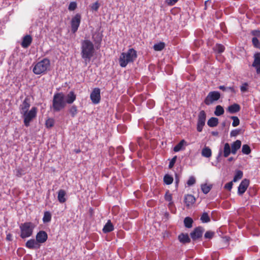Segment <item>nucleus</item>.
Returning <instances> with one entry per match:
<instances>
[{
    "label": "nucleus",
    "instance_id": "nucleus-1",
    "mask_svg": "<svg viewBox=\"0 0 260 260\" xmlns=\"http://www.w3.org/2000/svg\"><path fill=\"white\" fill-rule=\"evenodd\" d=\"M30 107V99L28 96L25 97L22 103L19 106V111L23 119V123L25 126L28 127L30 123L37 117L38 109L32 107L28 111Z\"/></svg>",
    "mask_w": 260,
    "mask_h": 260
},
{
    "label": "nucleus",
    "instance_id": "nucleus-2",
    "mask_svg": "<svg viewBox=\"0 0 260 260\" xmlns=\"http://www.w3.org/2000/svg\"><path fill=\"white\" fill-rule=\"evenodd\" d=\"M94 47L93 43L88 39L81 42V55L84 60L86 65L89 62L94 53Z\"/></svg>",
    "mask_w": 260,
    "mask_h": 260
},
{
    "label": "nucleus",
    "instance_id": "nucleus-3",
    "mask_svg": "<svg viewBox=\"0 0 260 260\" xmlns=\"http://www.w3.org/2000/svg\"><path fill=\"white\" fill-rule=\"evenodd\" d=\"M66 106L64 94L62 92L55 93L52 100L51 109L54 112H59Z\"/></svg>",
    "mask_w": 260,
    "mask_h": 260
},
{
    "label": "nucleus",
    "instance_id": "nucleus-4",
    "mask_svg": "<svg viewBox=\"0 0 260 260\" xmlns=\"http://www.w3.org/2000/svg\"><path fill=\"white\" fill-rule=\"evenodd\" d=\"M137 57V51L133 48L129 49L126 52L121 54L119 59V64L120 67L124 68L128 63L133 62Z\"/></svg>",
    "mask_w": 260,
    "mask_h": 260
},
{
    "label": "nucleus",
    "instance_id": "nucleus-5",
    "mask_svg": "<svg viewBox=\"0 0 260 260\" xmlns=\"http://www.w3.org/2000/svg\"><path fill=\"white\" fill-rule=\"evenodd\" d=\"M35 225L31 222H25L21 223L20 226V236L22 239H25L30 237L33 233Z\"/></svg>",
    "mask_w": 260,
    "mask_h": 260
},
{
    "label": "nucleus",
    "instance_id": "nucleus-6",
    "mask_svg": "<svg viewBox=\"0 0 260 260\" xmlns=\"http://www.w3.org/2000/svg\"><path fill=\"white\" fill-rule=\"evenodd\" d=\"M50 64V60L47 58H44L35 65L32 70L33 72L36 75L44 74L49 67Z\"/></svg>",
    "mask_w": 260,
    "mask_h": 260
},
{
    "label": "nucleus",
    "instance_id": "nucleus-7",
    "mask_svg": "<svg viewBox=\"0 0 260 260\" xmlns=\"http://www.w3.org/2000/svg\"><path fill=\"white\" fill-rule=\"evenodd\" d=\"M220 96V93L218 91H210L205 98L204 102L206 105L209 106L218 101Z\"/></svg>",
    "mask_w": 260,
    "mask_h": 260
},
{
    "label": "nucleus",
    "instance_id": "nucleus-8",
    "mask_svg": "<svg viewBox=\"0 0 260 260\" xmlns=\"http://www.w3.org/2000/svg\"><path fill=\"white\" fill-rule=\"evenodd\" d=\"M206 120V113L204 110H201L199 113L197 119V130L198 132H201L205 125Z\"/></svg>",
    "mask_w": 260,
    "mask_h": 260
},
{
    "label": "nucleus",
    "instance_id": "nucleus-9",
    "mask_svg": "<svg viewBox=\"0 0 260 260\" xmlns=\"http://www.w3.org/2000/svg\"><path fill=\"white\" fill-rule=\"evenodd\" d=\"M81 16L79 13L76 14L72 18L71 21V30L73 33H75L80 25Z\"/></svg>",
    "mask_w": 260,
    "mask_h": 260
},
{
    "label": "nucleus",
    "instance_id": "nucleus-10",
    "mask_svg": "<svg viewBox=\"0 0 260 260\" xmlns=\"http://www.w3.org/2000/svg\"><path fill=\"white\" fill-rule=\"evenodd\" d=\"M90 98L93 104H99L101 99V90L99 88H94L90 95Z\"/></svg>",
    "mask_w": 260,
    "mask_h": 260
},
{
    "label": "nucleus",
    "instance_id": "nucleus-11",
    "mask_svg": "<svg viewBox=\"0 0 260 260\" xmlns=\"http://www.w3.org/2000/svg\"><path fill=\"white\" fill-rule=\"evenodd\" d=\"M204 229L201 226L196 228L190 233L191 238L193 240H196L202 237Z\"/></svg>",
    "mask_w": 260,
    "mask_h": 260
},
{
    "label": "nucleus",
    "instance_id": "nucleus-12",
    "mask_svg": "<svg viewBox=\"0 0 260 260\" xmlns=\"http://www.w3.org/2000/svg\"><path fill=\"white\" fill-rule=\"evenodd\" d=\"M249 184V180L244 179L240 183L238 188V193L239 195H242L247 189Z\"/></svg>",
    "mask_w": 260,
    "mask_h": 260
},
{
    "label": "nucleus",
    "instance_id": "nucleus-13",
    "mask_svg": "<svg viewBox=\"0 0 260 260\" xmlns=\"http://www.w3.org/2000/svg\"><path fill=\"white\" fill-rule=\"evenodd\" d=\"M48 238V235L44 231H39L36 235V240L39 243H43L46 242Z\"/></svg>",
    "mask_w": 260,
    "mask_h": 260
},
{
    "label": "nucleus",
    "instance_id": "nucleus-14",
    "mask_svg": "<svg viewBox=\"0 0 260 260\" xmlns=\"http://www.w3.org/2000/svg\"><path fill=\"white\" fill-rule=\"evenodd\" d=\"M254 61L252 63V66L256 70L257 74L260 73V52L256 53L254 54Z\"/></svg>",
    "mask_w": 260,
    "mask_h": 260
},
{
    "label": "nucleus",
    "instance_id": "nucleus-15",
    "mask_svg": "<svg viewBox=\"0 0 260 260\" xmlns=\"http://www.w3.org/2000/svg\"><path fill=\"white\" fill-rule=\"evenodd\" d=\"M25 246L27 248L31 249H38L40 247V244L34 239L28 240L25 244Z\"/></svg>",
    "mask_w": 260,
    "mask_h": 260
},
{
    "label": "nucleus",
    "instance_id": "nucleus-16",
    "mask_svg": "<svg viewBox=\"0 0 260 260\" xmlns=\"http://www.w3.org/2000/svg\"><path fill=\"white\" fill-rule=\"evenodd\" d=\"M32 41V38L31 36L30 35H27L23 37L21 45L23 48H27L30 45Z\"/></svg>",
    "mask_w": 260,
    "mask_h": 260
},
{
    "label": "nucleus",
    "instance_id": "nucleus-17",
    "mask_svg": "<svg viewBox=\"0 0 260 260\" xmlns=\"http://www.w3.org/2000/svg\"><path fill=\"white\" fill-rule=\"evenodd\" d=\"M196 202V199L191 194H187L184 197V203L187 207L192 205Z\"/></svg>",
    "mask_w": 260,
    "mask_h": 260
},
{
    "label": "nucleus",
    "instance_id": "nucleus-18",
    "mask_svg": "<svg viewBox=\"0 0 260 260\" xmlns=\"http://www.w3.org/2000/svg\"><path fill=\"white\" fill-rule=\"evenodd\" d=\"M241 146V141L237 140L234 142L231 145V153L233 154H235L237 153V150L240 148Z\"/></svg>",
    "mask_w": 260,
    "mask_h": 260
},
{
    "label": "nucleus",
    "instance_id": "nucleus-19",
    "mask_svg": "<svg viewBox=\"0 0 260 260\" xmlns=\"http://www.w3.org/2000/svg\"><path fill=\"white\" fill-rule=\"evenodd\" d=\"M240 109V106L235 103L229 106L227 109V111L231 114H234L239 112Z\"/></svg>",
    "mask_w": 260,
    "mask_h": 260
},
{
    "label": "nucleus",
    "instance_id": "nucleus-20",
    "mask_svg": "<svg viewBox=\"0 0 260 260\" xmlns=\"http://www.w3.org/2000/svg\"><path fill=\"white\" fill-rule=\"evenodd\" d=\"M114 227L110 220H108L103 229L104 233H108L113 231Z\"/></svg>",
    "mask_w": 260,
    "mask_h": 260
},
{
    "label": "nucleus",
    "instance_id": "nucleus-21",
    "mask_svg": "<svg viewBox=\"0 0 260 260\" xmlns=\"http://www.w3.org/2000/svg\"><path fill=\"white\" fill-rule=\"evenodd\" d=\"M178 238L180 242L183 244L188 243L190 242V239L187 234L181 233L178 236Z\"/></svg>",
    "mask_w": 260,
    "mask_h": 260
},
{
    "label": "nucleus",
    "instance_id": "nucleus-22",
    "mask_svg": "<svg viewBox=\"0 0 260 260\" xmlns=\"http://www.w3.org/2000/svg\"><path fill=\"white\" fill-rule=\"evenodd\" d=\"M76 99V95L72 91H70L67 95L66 104H72Z\"/></svg>",
    "mask_w": 260,
    "mask_h": 260
},
{
    "label": "nucleus",
    "instance_id": "nucleus-23",
    "mask_svg": "<svg viewBox=\"0 0 260 260\" xmlns=\"http://www.w3.org/2000/svg\"><path fill=\"white\" fill-rule=\"evenodd\" d=\"M66 194V191L63 189H60L58 192V200L61 203H63L66 201L65 196Z\"/></svg>",
    "mask_w": 260,
    "mask_h": 260
},
{
    "label": "nucleus",
    "instance_id": "nucleus-24",
    "mask_svg": "<svg viewBox=\"0 0 260 260\" xmlns=\"http://www.w3.org/2000/svg\"><path fill=\"white\" fill-rule=\"evenodd\" d=\"M218 123V119L214 117L210 118L207 121L208 125L211 127L216 126Z\"/></svg>",
    "mask_w": 260,
    "mask_h": 260
},
{
    "label": "nucleus",
    "instance_id": "nucleus-25",
    "mask_svg": "<svg viewBox=\"0 0 260 260\" xmlns=\"http://www.w3.org/2000/svg\"><path fill=\"white\" fill-rule=\"evenodd\" d=\"M231 153V148L230 144L228 143H226L224 145L223 155L224 157H228L230 153Z\"/></svg>",
    "mask_w": 260,
    "mask_h": 260
},
{
    "label": "nucleus",
    "instance_id": "nucleus-26",
    "mask_svg": "<svg viewBox=\"0 0 260 260\" xmlns=\"http://www.w3.org/2000/svg\"><path fill=\"white\" fill-rule=\"evenodd\" d=\"M202 155L205 157H210L212 155V151L208 147H205L202 150Z\"/></svg>",
    "mask_w": 260,
    "mask_h": 260
},
{
    "label": "nucleus",
    "instance_id": "nucleus-27",
    "mask_svg": "<svg viewBox=\"0 0 260 260\" xmlns=\"http://www.w3.org/2000/svg\"><path fill=\"white\" fill-rule=\"evenodd\" d=\"M214 52L217 53H221L225 50L224 46L221 44H216L213 48Z\"/></svg>",
    "mask_w": 260,
    "mask_h": 260
},
{
    "label": "nucleus",
    "instance_id": "nucleus-28",
    "mask_svg": "<svg viewBox=\"0 0 260 260\" xmlns=\"http://www.w3.org/2000/svg\"><path fill=\"white\" fill-rule=\"evenodd\" d=\"M186 144V142L184 140H182L174 147L173 150L175 152H178L182 149L183 145Z\"/></svg>",
    "mask_w": 260,
    "mask_h": 260
},
{
    "label": "nucleus",
    "instance_id": "nucleus-29",
    "mask_svg": "<svg viewBox=\"0 0 260 260\" xmlns=\"http://www.w3.org/2000/svg\"><path fill=\"white\" fill-rule=\"evenodd\" d=\"M224 110L223 108L220 105H217L215 107L214 114L217 116H219L224 114Z\"/></svg>",
    "mask_w": 260,
    "mask_h": 260
},
{
    "label": "nucleus",
    "instance_id": "nucleus-30",
    "mask_svg": "<svg viewBox=\"0 0 260 260\" xmlns=\"http://www.w3.org/2000/svg\"><path fill=\"white\" fill-rule=\"evenodd\" d=\"M193 220L189 217H186L184 218V225L187 228H190L192 226Z\"/></svg>",
    "mask_w": 260,
    "mask_h": 260
},
{
    "label": "nucleus",
    "instance_id": "nucleus-31",
    "mask_svg": "<svg viewBox=\"0 0 260 260\" xmlns=\"http://www.w3.org/2000/svg\"><path fill=\"white\" fill-rule=\"evenodd\" d=\"M51 220V214L49 211H45L44 213L43 221L44 223L49 222Z\"/></svg>",
    "mask_w": 260,
    "mask_h": 260
},
{
    "label": "nucleus",
    "instance_id": "nucleus-32",
    "mask_svg": "<svg viewBox=\"0 0 260 260\" xmlns=\"http://www.w3.org/2000/svg\"><path fill=\"white\" fill-rule=\"evenodd\" d=\"M165 47V44L164 42H159L155 44L153 46V49L155 51H160L164 49Z\"/></svg>",
    "mask_w": 260,
    "mask_h": 260
},
{
    "label": "nucleus",
    "instance_id": "nucleus-33",
    "mask_svg": "<svg viewBox=\"0 0 260 260\" xmlns=\"http://www.w3.org/2000/svg\"><path fill=\"white\" fill-rule=\"evenodd\" d=\"M173 178L169 174H166L164 177V182L167 185H170L172 183Z\"/></svg>",
    "mask_w": 260,
    "mask_h": 260
},
{
    "label": "nucleus",
    "instance_id": "nucleus-34",
    "mask_svg": "<svg viewBox=\"0 0 260 260\" xmlns=\"http://www.w3.org/2000/svg\"><path fill=\"white\" fill-rule=\"evenodd\" d=\"M243 172L240 170H238L236 172V174L233 178V182H237L238 180L241 179L243 177Z\"/></svg>",
    "mask_w": 260,
    "mask_h": 260
},
{
    "label": "nucleus",
    "instance_id": "nucleus-35",
    "mask_svg": "<svg viewBox=\"0 0 260 260\" xmlns=\"http://www.w3.org/2000/svg\"><path fill=\"white\" fill-rule=\"evenodd\" d=\"M212 186L208 185L207 184H202L201 185V189L205 194L208 193L211 189Z\"/></svg>",
    "mask_w": 260,
    "mask_h": 260
},
{
    "label": "nucleus",
    "instance_id": "nucleus-36",
    "mask_svg": "<svg viewBox=\"0 0 260 260\" xmlns=\"http://www.w3.org/2000/svg\"><path fill=\"white\" fill-rule=\"evenodd\" d=\"M201 220L203 223H207L210 221V217L207 213L204 212L203 213L201 217Z\"/></svg>",
    "mask_w": 260,
    "mask_h": 260
},
{
    "label": "nucleus",
    "instance_id": "nucleus-37",
    "mask_svg": "<svg viewBox=\"0 0 260 260\" xmlns=\"http://www.w3.org/2000/svg\"><path fill=\"white\" fill-rule=\"evenodd\" d=\"M242 152L243 154L248 155L250 153L251 149L248 145L244 144L242 146Z\"/></svg>",
    "mask_w": 260,
    "mask_h": 260
},
{
    "label": "nucleus",
    "instance_id": "nucleus-38",
    "mask_svg": "<svg viewBox=\"0 0 260 260\" xmlns=\"http://www.w3.org/2000/svg\"><path fill=\"white\" fill-rule=\"evenodd\" d=\"M252 43L254 47L260 50V42L256 37H253L252 38Z\"/></svg>",
    "mask_w": 260,
    "mask_h": 260
},
{
    "label": "nucleus",
    "instance_id": "nucleus-39",
    "mask_svg": "<svg viewBox=\"0 0 260 260\" xmlns=\"http://www.w3.org/2000/svg\"><path fill=\"white\" fill-rule=\"evenodd\" d=\"M69 112L72 117H74L77 113V108L75 105H73L69 109Z\"/></svg>",
    "mask_w": 260,
    "mask_h": 260
},
{
    "label": "nucleus",
    "instance_id": "nucleus-40",
    "mask_svg": "<svg viewBox=\"0 0 260 260\" xmlns=\"http://www.w3.org/2000/svg\"><path fill=\"white\" fill-rule=\"evenodd\" d=\"M54 124V120L52 118H48L46 120L45 125L47 128H51L53 126Z\"/></svg>",
    "mask_w": 260,
    "mask_h": 260
},
{
    "label": "nucleus",
    "instance_id": "nucleus-41",
    "mask_svg": "<svg viewBox=\"0 0 260 260\" xmlns=\"http://www.w3.org/2000/svg\"><path fill=\"white\" fill-rule=\"evenodd\" d=\"M231 119H232L233 121L232 122V126L234 127H236L239 125L240 124V120L237 116H231Z\"/></svg>",
    "mask_w": 260,
    "mask_h": 260
},
{
    "label": "nucleus",
    "instance_id": "nucleus-42",
    "mask_svg": "<svg viewBox=\"0 0 260 260\" xmlns=\"http://www.w3.org/2000/svg\"><path fill=\"white\" fill-rule=\"evenodd\" d=\"M165 199L167 201L170 202V204H172V194L170 193L169 190H167L165 196Z\"/></svg>",
    "mask_w": 260,
    "mask_h": 260
},
{
    "label": "nucleus",
    "instance_id": "nucleus-43",
    "mask_svg": "<svg viewBox=\"0 0 260 260\" xmlns=\"http://www.w3.org/2000/svg\"><path fill=\"white\" fill-rule=\"evenodd\" d=\"M25 174L24 173V171L23 170V169L22 168H18L17 169H16V173H15V175L16 176H17L18 177H21L22 175H23L24 174Z\"/></svg>",
    "mask_w": 260,
    "mask_h": 260
},
{
    "label": "nucleus",
    "instance_id": "nucleus-44",
    "mask_svg": "<svg viewBox=\"0 0 260 260\" xmlns=\"http://www.w3.org/2000/svg\"><path fill=\"white\" fill-rule=\"evenodd\" d=\"M100 6V4L98 1H96L90 6V8L92 10L97 11L99 10Z\"/></svg>",
    "mask_w": 260,
    "mask_h": 260
},
{
    "label": "nucleus",
    "instance_id": "nucleus-45",
    "mask_svg": "<svg viewBox=\"0 0 260 260\" xmlns=\"http://www.w3.org/2000/svg\"><path fill=\"white\" fill-rule=\"evenodd\" d=\"M248 84L246 82H245L242 84L240 87L241 91L242 92H245L248 90Z\"/></svg>",
    "mask_w": 260,
    "mask_h": 260
},
{
    "label": "nucleus",
    "instance_id": "nucleus-46",
    "mask_svg": "<svg viewBox=\"0 0 260 260\" xmlns=\"http://www.w3.org/2000/svg\"><path fill=\"white\" fill-rule=\"evenodd\" d=\"M214 233L211 231H207L205 234L204 237L206 239H211L213 238Z\"/></svg>",
    "mask_w": 260,
    "mask_h": 260
},
{
    "label": "nucleus",
    "instance_id": "nucleus-47",
    "mask_svg": "<svg viewBox=\"0 0 260 260\" xmlns=\"http://www.w3.org/2000/svg\"><path fill=\"white\" fill-rule=\"evenodd\" d=\"M76 8H77V3L75 2H73L70 3V4L69 6V7H68V9L70 11H74L76 9Z\"/></svg>",
    "mask_w": 260,
    "mask_h": 260
},
{
    "label": "nucleus",
    "instance_id": "nucleus-48",
    "mask_svg": "<svg viewBox=\"0 0 260 260\" xmlns=\"http://www.w3.org/2000/svg\"><path fill=\"white\" fill-rule=\"evenodd\" d=\"M195 183H196V179L193 176L190 177L187 182V184L188 186L192 185Z\"/></svg>",
    "mask_w": 260,
    "mask_h": 260
},
{
    "label": "nucleus",
    "instance_id": "nucleus-49",
    "mask_svg": "<svg viewBox=\"0 0 260 260\" xmlns=\"http://www.w3.org/2000/svg\"><path fill=\"white\" fill-rule=\"evenodd\" d=\"M177 159V156H174L172 159L170 161L169 165V168L171 169L174 166V164L176 162Z\"/></svg>",
    "mask_w": 260,
    "mask_h": 260
},
{
    "label": "nucleus",
    "instance_id": "nucleus-50",
    "mask_svg": "<svg viewBox=\"0 0 260 260\" xmlns=\"http://www.w3.org/2000/svg\"><path fill=\"white\" fill-rule=\"evenodd\" d=\"M240 133V129H236L232 130L231 132L230 135L231 137H236Z\"/></svg>",
    "mask_w": 260,
    "mask_h": 260
},
{
    "label": "nucleus",
    "instance_id": "nucleus-51",
    "mask_svg": "<svg viewBox=\"0 0 260 260\" xmlns=\"http://www.w3.org/2000/svg\"><path fill=\"white\" fill-rule=\"evenodd\" d=\"M251 34L254 36V37L260 38V30H252L251 31Z\"/></svg>",
    "mask_w": 260,
    "mask_h": 260
},
{
    "label": "nucleus",
    "instance_id": "nucleus-52",
    "mask_svg": "<svg viewBox=\"0 0 260 260\" xmlns=\"http://www.w3.org/2000/svg\"><path fill=\"white\" fill-rule=\"evenodd\" d=\"M233 182L231 181V182H230L228 183H226L225 186H224V188L226 189H228V190H231V189L232 188V187H233Z\"/></svg>",
    "mask_w": 260,
    "mask_h": 260
},
{
    "label": "nucleus",
    "instance_id": "nucleus-53",
    "mask_svg": "<svg viewBox=\"0 0 260 260\" xmlns=\"http://www.w3.org/2000/svg\"><path fill=\"white\" fill-rule=\"evenodd\" d=\"M179 0H167L166 2L169 6L175 5Z\"/></svg>",
    "mask_w": 260,
    "mask_h": 260
},
{
    "label": "nucleus",
    "instance_id": "nucleus-54",
    "mask_svg": "<svg viewBox=\"0 0 260 260\" xmlns=\"http://www.w3.org/2000/svg\"><path fill=\"white\" fill-rule=\"evenodd\" d=\"M118 131L121 133H124L125 131V128L123 126L119 125L117 127Z\"/></svg>",
    "mask_w": 260,
    "mask_h": 260
},
{
    "label": "nucleus",
    "instance_id": "nucleus-55",
    "mask_svg": "<svg viewBox=\"0 0 260 260\" xmlns=\"http://www.w3.org/2000/svg\"><path fill=\"white\" fill-rule=\"evenodd\" d=\"M228 87H225L224 85H220L218 88L223 91H228Z\"/></svg>",
    "mask_w": 260,
    "mask_h": 260
},
{
    "label": "nucleus",
    "instance_id": "nucleus-56",
    "mask_svg": "<svg viewBox=\"0 0 260 260\" xmlns=\"http://www.w3.org/2000/svg\"><path fill=\"white\" fill-rule=\"evenodd\" d=\"M229 91L232 93H236V90L233 86V87H228V91Z\"/></svg>",
    "mask_w": 260,
    "mask_h": 260
},
{
    "label": "nucleus",
    "instance_id": "nucleus-57",
    "mask_svg": "<svg viewBox=\"0 0 260 260\" xmlns=\"http://www.w3.org/2000/svg\"><path fill=\"white\" fill-rule=\"evenodd\" d=\"M137 143L139 146H142L143 145V140L141 138H137Z\"/></svg>",
    "mask_w": 260,
    "mask_h": 260
},
{
    "label": "nucleus",
    "instance_id": "nucleus-58",
    "mask_svg": "<svg viewBox=\"0 0 260 260\" xmlns=\"http://www.w3.org/2000/svg\"><path fill=\"white\" fill-rule=\"evenodd\" d=\"M175 183H176V185H178V184L179 182V176L177 174H176L175 175Z\"/></svg>",
    "mask_w": 260,
    "mask_h": 260
},
{
    "label": "nucleus",
    "instance_id": "nucleus-59",
    "mask_svg": "<svg viewBox=\"0 0 260 260\" xmlns=\"http://www.w3.org/2000/svg\"><path fill=\"white\" fill-rule=\"evenodd\" d=\"M12 236L11 234H8L6 237V239L8 241H11L12 240Z\"/></svg>",
    "mask_w": 260,
    "mask_h": 260
},
{
    "label": "nucleus",
    "instance_id": "nucleus-60",
    "mask_svg": "<svg viewBox=\"0 0 260 260\" xmlns=\"http://www.w3.org/2000/svg\"><path fill=\"white\" fill-rule=\"evenodd\" d=\"M212 135L214 136H217L218 135V133L216 131H213L211 133Z\"/></svg>",
    "mask_w": 260,
    "mask_h": 260
},
{
    "label": "nucleus",
    "instance_id": "nucleus-61",
    "mask_svg": "<svg viewBox=\"0 0 260 260\" xmlns=\"http://www.w3.org/2000/svg\"><path fill=\"white\" fill-rule=\"evenodd\" d=\"M233 160V157H231L228 158V160L229 161H232Z\"/></svg>",
    "mask_w": 260,
    "mask_h": 260
},
{
    "label": "nucleus",
    "instance_id": "nucleus-62",
    "mask_svg": "<svg viewBox=\"0 0 260 260\" xmlns=\"http://www.w3.org/2000/svg\"><path fill=\"white\" fill-rule=\"evenodd\" d=\"M80 152V150H77V151H76V153H79Z\"/></svg>",
    "mask_w": 260,
    "mask_h": 260
},
{
    "label": "nucleus",
    "instance_id": "nucleus-63",
    "mask_svg": "<svg viewBox=\"0 0 260 260\" xmlns=\"http://www.w3.org/2000/svg\"><path fill=\"white\" fill-rule=\"evenodd\" d=\"M101 39H101V38H100V39H99V41H101Z\"/></svg>",
    "mask_w": 260,
    "mask_h": 260
},
{
    "label": "nucleus",
    "instance_id": "nucleus-64",
    "mask_svg": "<svg viewBox=\"0 0 260 260\" xmlns=\"http://www.w3.org/2000/svg\"><path fill=\"white\" fill-rule=\"evenodd\" d=\"M149 102H151L152 103H153V101H149Z\"/></svg>",
    "mask_w": 260,
    "mask_h": 260
}]
</instances>
